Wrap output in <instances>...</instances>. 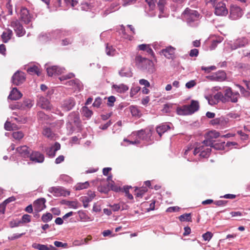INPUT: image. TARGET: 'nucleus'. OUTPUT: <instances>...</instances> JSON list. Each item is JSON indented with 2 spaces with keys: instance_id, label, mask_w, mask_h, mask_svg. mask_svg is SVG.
<instances>
[{
  "instance_id": "f257e3e1",
  "label": "nucleus",
  "mask_w": 250,
  "mask_h": 250,
  "mask_svg": "<svg viewBox=\"0 0 250 250\" xmlns=\"http://www.w3.org/2000/svg\"><path fill=\"white\" fill-rule=\"evenodd\" d=\"M135 62L136 65L140 69L146 70L150 73H152L155 71L153 62L149 59L143 58L140 55H137L135 57Z\"/></svg>"
},
{
  "instance_id": "f03ea898",
  "label": "nucleus",
  "mask_w": 250,
  "mask_h": 250,
  "mask_svg": "<svg viewBox=\"0 0 250 250\" xmlns=\"http://www.w3.org/2000/svg\"><path fill=\"white\" fill-rule=\"evenodd\" d=\"M199 108V103L196 101L192 100L189 105H184L182 107H177L176 112L179 115H190L197 111Z\"/></svg>"
},
{
  "instance_id": "7ed1b4c3",
  "label": "nucleus",
  "mask_w": 250,
  "mask_h": 250,
  "mask_svg": "<svg viewBox=\"0 0 250 250\" xmlns=\"http://www.w3.org/2000/svg\"><path fill=\"white\" fill-rule=\"evenodd\" d=\"M240 94L238 92H233L231 88L228 87L224 90V103L230 102L236 103L238 102Z\"/></svg>"
},
{
  "instance_id": "20e7f679",
  "label": "nucleus",
  "mask_w": 250,
  "mask_h": 250,
  "mask_svg": "<svg viewBox=\"0 0 250 250\" xmlns=\"http://www.w3.org/2000/svg\"><path fill=\"white\" fill-rule=\"evenodd\" d=\"M183 16L186 20L187 22L191 25L192 22L198 20L200 15L197 11L187 8L184 11Z\"/></svg>"
},
{
  "instance_id": "39448f33",
  "label": "nucleus",
  "mask_w": 250,
  "mask_h": 250,
  "mask_svg": "<svg viewBox=\"0 0 250 250\" xmlns=\"http://www.w3.org/2000/svg\"><path fill=\"white\" fill-rule=\"evenodd\" d=\"M132 136H136L139 140L149 141L152 136V130L150 129L146 128L142 129L137 132H134L132 133Z\"/></svg>"
},
{
  "instance_id": "423d86ee",
  "label": "nucleus",
  "mask_w": 250,
  "mask_h": 250,
  "mask_svg": "<svg viewBox=\"0 0 250 250\" xmlns=\"http://www.w3.org/2000/svg\"><path fill=\"white\" fill-rule=\"evenodd\" d=\"M220 136V133L216 130H211L207 133L205 136L206 140L203 141V144L206 146L213 147V139Z\"/></svg>"
},
{
  "instance_id": "0eeeda50",
  "label": "nucleus",
  "mask_w": 250,
  "mask_h": 250,
  "mask_svg": "<svg viewBox=\"0 0 250 250\" xmlns=\"http://www.w3.org/2000/svg\"><path fill=\"white\" fill-rule=\"evenodd\" d=\"M11 26L14 28L17 36L22 37L25 34V29L18 20H16L12 21Z\"/></svg>"
},
{
  "instance_id": "6e6552de",
  "label": "nucleus",
  "mask_w": 250,
  "mask_h": 250,
  "mask_svg": "<svg viewBox=\"0 0 250 250\" xmlns=\"http://www.w3.org/2000/svg\"><path fill=\"white\" fill-rule=\"evenodd\" d=\"M25 80V76L23 72L17 71L12 77V82L16 85L22 84Z\"/></svg>"
},
{
  "instance_id": "1a4fd4ad",
  "label": "nucleus",
  "mask_w": 250,
  "mask_h": 250,
  "mask_svg": "<svg viewBox=\"0 0 250 250\" xmlns=\"http://www.w3.org/2000/svg\"><path fill=\"white\" fill-rule=\"evenodd\" d=\"M210 123L214 126H219L220 128L225 127L228 123V119L224 117H220L211 120Z\"/></svg>"
},
{
  "instance_id": "9d476101",
  "label": "nucleus",
  "mask_w": 250,
  "mask_h": 250,
  "mask_svg": "<svg viewBox=\"0 0 250 250\" xmlns=\"http://www.w3.org/2000/svg\"><path fill=\"white\" fill-rule=\"evenodd\" d=\"M228 13L225 3L219 2L215 6V14L218 16H226Z\"/></svg>"
},
{
  "instance_id": "9b49d317",
  "label": "nucleus",
  "mask_w": 250,
  "mask_h": 250,
  "mask_svg": "<svg viewBox=\"0 0 250 250\" xmlns=\"http://www.w3.org/2000/svg\"><path fill=\"white\" fill-rule=\"evenodd\" d=\"M175 48L171 46L167 47L161 50V53L166 58L168 59H173L174 57Z\"/></svg>"
},
{
  "instance_id": "f8f14e48",
  "label": "nucleus",
  "mask_w": 250,
  "mask_h": 250,
  "mask_svg": "<svg viewBox=\"0 0 250 250\" xmlns=\"http://www.w3.org/2000/svg\"><path fill=\"white\" fill-rule=\"evenodd\" d=\"M75 104L74 100L72 98H69L64 100L62 104V108L64 111H69L72 109Z\"/></svg>"
},
{
  "instance_id": "ddd939ff",
  "label": "nucleus",
  "mask_w": 250,
  "mask_h": 250,
  "mask_svg": "<svg viewBox=\"0 0 250 250\" xmlns=\"http://www.w3.org/2000/svg\"><path fill=\"white\" fill-rule=\"evenodd\" d=\"M60 148V144L58 143H55L54 146L47 148L45 151L47 155L49 157L53 158L55 156L56 151L59 150Z\"/></svg>"
},
{
  "instance_id": "4468645a",
  "label": "nucleus",
  "mask_w": 250,
  "mask_h": 250,
  "mask_svg": "<svg viewBox=\"0 0 250 250\" xmlns=\"http://www.w3.org/2000/svg\"><path fill=\"white\" fill-rule=\"evenodd\" d=\"M64 69L57 66H53L47 68V72L49 76H52L53 75H59L63 72Z\"/></svg>"
},
{
  "instance_id": "2eb2a0df",
  "label": "nucleus",
  "mask_w": 250,
  "mask_h": 250,
  "mask_svg": "<svg viewBox=\"0 0 250 250\" xmlns=\"http://www.w3.org/2000/svg\"><path fill=\"white\" fill-rule=\"evenodd\" d=\"M38 104L41 108L49 110L51 108V105L47 99L44 97H40L39 98Z\"/></svg>"
},
{
  "instance_id": "dca6fc26",
  "label": "nucleus",
  "mask_w": 250,
  "mask_h": 250,
  "mask_svg": "<svg viewBox=\"0 0 250 250\" xmlns=\"http://www.w3.org/2000/svg\"><path fill=\"white\" fill-rule=\"evenodd\" d=\"M29 157L31 161L36 163H42L44 159L43 155L38 151L32 152Z\"/></svg>"
},
{
  "instance_id": "f3484780",
  "label": "nucleus",
  "mask_w": 250,
  "mask_h": 250,
  "mask_svg": "<svg viewBox=\"0 0 250 250\" xmlns=\"http://www.w3.org/2000/svg\"><path fill=\"white\" fill-rule=\"evenodd\" d=\"M21 20L26 24L29 23L31 20L28 10L25 7H22L21 10Z\"/></svg>"
},
{
  "instance_id": "a211bd4d",
  "label": "nucleus",
  "mask_w": 250,
  "mask_h": 250,
  "mask_svg": "<svg viewBox=\"0 0 250 250\" xmlns=\"http://www.w3.org/2000/svg\"><path fill=\"white\" fill-rule=\"evenodd\" d=\"M48 191L56 197L65 196L66 193V191L61 187H51Z\"/></svg>"
},
{
  "instance_id": "6ab92c4d",
  "label": "nucleus",
  "mask_w": 250,
  "mask_h": 250,
  "mask_svg": "<svg viewBox=\"0 0 250 250\" xmlns=\"http://www.w3.org/2000/svg\"><path fill=\"white\" fill-rule=\"evenodd\" d=\"M45 201L44 198H41L37 200L34 203L35 209L37 211H40L43 210L45 207Z\"/></svg>"
},
{
  "instance_id": "aec40b11",
  "label": "nucleus",
  "mask_w": 250,
  "mask_h": 250,
  "mask_svg": "<svg viewBox=\"0 0 250 250\" xmlns=\"http://www.w3.org/2000/svg\"><path fill=\"white\" fill-rule=\"evenodd\" d=\"M16 150L23 157L26 158L29 156L30 151L26 146L18 147Z\"/></svg>"
},
{
  "instance_id": "412c9836",
  "label": "nucleus",
  "mask_w": 250,
  "mask_h": 250,
  "mask_svg": "<svg viewBox=\"0 0 250 250\" xmlns=\"http://www.w3.org/2000/svg\"><path fill=\"white\" fill-rule=\"evenodd\" d=\"M22 94L17 88H13L8 96V98L12 100H18L22 97Z\"/></svg>"
},
{
  "instance_id": "4be33fe9",
  "label": "nucleus",
  "mask_w": 250,
  "mask_h": 250,
  "mask_svg": "<svg viewBox=\"0 0 250 250\" xmlns=\"http://www.w3.org/2000/svg\"><path fill=\"white\" fill-rule=\"evenodd\" d=\"M12 35L13 32L11 30L5 29L1 36L2 41L5 43L7 42L11 39Z\"/></svg>"
},
{
  "instance_id": "5701e85b",
  "label": "nucleus",
  "mask_w": 250,
  "mask_h": 250,
  "mask_svg": "<svg viewBox=\"0 0 250 250\" xmlns=\"http://www.w3.org/2000/svg\"><path fill=\"white\" fill-rule=\"evenodd\" d=\"M170 129V126L167 124H162L156 128V131L161 137L167 130Z\"/></svg>"
},
{
  "instance_id": "b1692460",
  "label": "nucleus",
  "mask_w": 250,
  "mask_h": 250,
  "mask_svg": "<svg viewBox=\"0 0 250 250\" xmlns=\"http://www.w3.org/2000/svg\"><path fill=\"white\" fill-rule=\"evenodd\" d=\"M67 83L69 85L73 86L75 89L80 90L82 87V83L78 79L69 81Z\"/></svg>"
},
{
  "instance_id": "393cba45",
  "label": "nucleus",
  "mask_w": 250,
  "mask_h": 250,
  "mask_svg": "<svg viewBox=\"0 0 250 250\" xmlns=\"http://www.w3.org/2000/svg\"><path fill=\"white\" fill-rule=\"evenodd\" d=\"M119 73L121 77H131L132 76V73L130 68L123 67Z\"/></svg>"
},
{
  "instance_id": "a878e982",
  "label": "nucleus",
  "mask_w": 250,
  "mask_h": 250,
  "mask_svg": "<svg viewBox=\"0 0 250 250\" xmlns=\"http://www.w3.org/2000/svg\"><path fill=\"white\" fill-rule=\"evenodd\" d=\"M112 87L117 92L119 93H124L128 89V87L123 83L119 85L114 84Z\"/></svg>"
},
{
  "instance_id": "bb28decb",
  "label": "nucleus",
  "mask_w": 250,
  "mask_h": 250,
  "mask_svg": "<svg viewBox=\"0 0 250 250\" xmlns=\"http://www.w3.org/2000/svg\"><path fill=\"white\" fill-rule=\"evenodd\" d=\"M139 48L140 50L146 51L147 53L154 57V53L152 49L151 48L150 45L142 44L139 45Z\"/></svg>"
},
{
  "instance_id": "cd10ccee",
  "label": "nucleus",
  "mask_w": 250,
  "mask_h": 250,
  "mask_svg": "<svg viewBox=\"0 0 250 250\" xmlns=\"http://www.w3.org/2000/svg\"><path fill=\"white\" fill-rule=\"evenodd\" d=\"M78 214L80 217V220L82 221H90L93 220L89 216H88L86 212L83 210H79L78 211Z\"/></svg>"
},
{
  "instance_id": "c85d7f7f",
  "label": "nucleus",
  "mask_w": 250,
  "mask_h": 250,
  "mask_svg": "<svg viewBox=\"0 0 250 250\" xmlns=\"http://www.w3.org/2000/svg\"><path fill=\"white\" fill-rule=\"evenodd\" d=\"M42 134L49 139H53L55 134L51 131L49 128H44L42 131Z\"/></svg>"
},
{
  "instance_id": "c756f323",
  "label": "nucleus",
  "mask_w": 250,
  "mask_h": 250,
  "mask_svg": "<svg viewBox=\"0 0 250 250\" xmlns=\"http://www.w3.org/2000/svg\"><path fill=\"white\" fill-rule=\"evenodd\" d=\"M216 81L222 82L226 78V73L224 71H218L215 73Z\"/></svg>"
},
{
  "instance_id": "7c9ffc66",
  "label": "nucleus",
  "mask_w": 250,
  "mask_h": 250,
  "mask_svg": "<svg viewBox=\"0 0 250 250\" xmlns=\"http://www.w3.org/2000/svg\"><path fill=\"white\" fill-rule=\"evenodd\" d=\"M248 43V40L245 38H242L237 40L235 42L236 47H243Z\"/></svg>"
},
{
  "instance_id": "2f4dec72",
  "label": "nucleus",
  "mask_w": 250,
  "mask_h": 250,
  "mask_svg": "<svg viewBox=\"0 0 250 250\" xmlns=\"http://www.w3.org/2000/svg\"><path fill=\"white\" fill-rule=\"evenodd\" d=\"M27 71L30 74H35L38 76H40L41 74L39 68L38 66L35 65L28 67L27 69Z\"/></svg>"
},
{
  "instance_id": "473e14b6",
  "label": "nucleus",
  "mask_w": 250,
  "mask_h": 250,
  "mask_svg": "<svg viewBox=\"0 0 250 250\" xmlns=\"http://www.w3.org/2000/svg\"><path fill=\"white\" fill-rule=\"evenodd\" d=\"M80 200L83 203V206L84 208H87L89 206L88 203L93 200L91 198L86 195L81 197Z\"/></svg>"
},
{
  "instance_id": "72a5a7b5",
  "label": "nucleus",
  "mask_w": 250,
  "mask_h": 250,
  "mask_svg": "<svg viewBox=\"0 0 250 250\" xmlns=\"http://www.w3.org/2000/svg\"><path fill=\"white\" fill-rule=\"evenodd\" d=\"M130 110L131 113L133 116H136L140 117L141 115V113L139 109L137 108V107L135 106H130Z\"/></svg>"
},
{
  "instance_id": "f704fd0d",
  "label": "nucleus",
  "mask_w": 250,
  "mask_h": 250,
  "mask_svg": "<svg viewBox=\"0 0 250 250\" xmlns=\"http://www.w3.org/2000/svg\"><path fill=\"white\" fill-rule=\"evenodd\" d=\"M89 186L88 182L77 184L75 188L76 190H79L87 188Z\"/></svg>"
},
{
  "instance_id": "c9c22d12",
  "label": "nucleus",
  "mask_w": 250,
  "mask_h": 250,
  "mask_svg": "<svg viewBox=\"0 0 250 250\" xmlns=\"http://www.w3.org/2000/svg\"><path fill=\"white\" fill-rule=\"evenodd\" d=\"M179 220L182 222L184 221H191V214L190 213H185L180 215L179 217Z\"/></svg>"
},
{
  "instance_id": "e433bc0d",
  "label": "nucleus",
  "mask_w": 250,
  "mask_h": 250,
  "mask_svg": "<svg viewBox=\"0 0 250 250\" xmlns=\"http://www.w3.org/2000/svg\"><path fill=\"white\" fill-rule=\"evenodd\" d=\"M236 86L238 87L240 91V92L241 94L246 97H248L250 96V93L249 91L246 90L244 87H243L242 86L240 85V84H236Z\"/></svg>"
},
{
  "instance_id": "4c0bfd02",
  "label": "nucleus",
  "mask_w": 250,
  "mask_h": 250,
  "mask_svg": "<svg viewBox=\"0 0 250 250\" xmlns=\"http://www.w3.org/2000/svg\"><path fill=\"white\" fill-rule=\"evenodd\" d=\"M147 189L146 188H141L140 189H136L135 190L136 195L138 197H142L144 194L147 192Z\"/></svg>"
},
{
  "instance_id": "58836bf2",
  "label": "nucleus",
  "mask_w": 250,
  "mask_h": 250,
  "mask_svg": "<svg viewBox=\"0 0 250 250\" xmlns=\"http://www.w3.org/2000/svg\"><path fill=\"white\" fill-rule=\"evenodd\" d=\"M210 151V148H205L204 147V148L200 151V156L203 158L207 157L209 155Z\"/></svg>"
},
{
  "instance_id": "ea45409f",
  "label": "nucleus",
  "mask_w": 250,
  "mask_h": 250,
  "mask_svg": "<svg viewBox=\"0 0 250 250\" xmlns=\"http://www.w3.org/2000/svg\"><path fill=\"white\" fill-rule=\"evenodd\" d=\"M53 218L52 215L50 213H46L42 216V220L43 222L46 223L52 220Z\"/></svg>"
},
{
  "instance_id": "a19ab883",
  "label": "nucleus",
  "mask_w": 250,
  "mask_h": 250,
  "mask_svg": "<svg viewBox=\"0 0 250 250\" xmlns=\"http://www.w3.org/2000/svg\"><path fill=\"white\" fill-rule=\"evenodd\" d=\"M12 136L15 139L20 140L23 137L24 134L21 131H16L13 133Z\"/></svg>"
},
{
  "instance_id": "79ce46f5",
  "label": "nucleus",
  "mask_w": 250,
  "mask_h": 250,
  "mask_svg": "<svg viewBox=\"0 0 250 250\" xmlns=\"http://www.w3.org/2000/svg\"><path fill=\"white\" fill-rule=\"evenodd\" d=\"M82 111L83 115L88 118H89L92 115V111L89 109L86 106H83L82 108Z\"/></svg>"
},
{
  "instance_id": "37998d69",
  "label": "nucleus",
  "mask_w": 250,
  "mask_h": 250,
  "mask_svg": "<svg viewBox=\"0 0 250 250\" xmlns=\"http://www.w3.org/2000/svg\"><path fill=\"white\" fill-rule=\"evenodd\" d=\"M22 105V108H24V109L25 108H30L33 106L32 101L29 99H27V100H24L23 102Z\"/></svg>"
},
{
  "instance_id": "c03bdc74",
  "label": "nucleus",
  "mask_w": 250,
  "mask_h": 250,
  "mask_svg": "<svg viewBox=\"0 0 250 250\" xmlns=\"http://www.w3.org/2000/svg\"><path fill=\"white\" fill-rule=\"evenodd\" d=\"M224 94H223L221 92H217L214 96V99L216 100L217 101V102H218V101H221L222 102L224 103Z\"/></svg>"
},
{
  "instance_id": "a18cd8bd",
  "label": "nucleus",
  "mask_w": 250,
  "mask_h": 250,
  "mask_svg": "<svg viewBox=\"0 0 250 250\" xmlns=\"http://www.w3.org/2000/svg\"><path fill=\"white\" fill-rule=\"evenodd\" d=\"M67 205L71 208H77L81 206V205L77 201L68 202Z\"/></svg>"
},
{
  "instance_id": "49530a36",
  "label": "nucleus",
  "mask_w": 250,
  "mask_h": 250,
  "mask_svg": "<svg viewBox=\"0 0 250 250\" xmlns=\"http://www.w3.org/2000/svg\"><path fill=\"white\" fill-rule=\"evenodd\" d=\"M166 0H159L158 2V6L161 12L163 13L166 4Z\"/></svg>"
},
{
  "instance_id": "de8ad7c7",
  "label": "nucleus",
  "mask_w": 250,
  "mask_h": 250,
  "mask_svg": "<svg viewBox=\"0 0 250 250\" xmlns=\"http://www.w3.org/2000/svg\"><path fill=\"white\" fill-rule=\"evenodd\" d=\"M21 223H29L31 221V216L28 214H24L21 218Z\"/></svg>"
},
{
  "instance_id": "09e8293b",
  "label": "nucleus",
  "mask_w": 250,
  "mask_h": 250,
  "mask_svg": "<svg viewBox=\"0 0 250 250\" xmlns=\"http://www.w3.org/2000/svg\"><path fill=\"white\" fill-rule=\"evenodd\" d=\"M121 30L122 31V33L123 34V35L124 36L123 37L125 39H127L130 41H131L132 40V36H129V35H126L125 34V26H124L123 25H121Z\"/></svg>"
},
{
  "instance_id": "8fccbe9b",
  "label": "nucleus",
  "mask_w": 250,
  "mask_h": 250,
  "mask_svg": "<svg viewBox=\"0 0 250 250\" xmlns=\"http://www.w3.org/2000/svg\"><path fill=\"white\" fill-rule=\"evenodd\" d=\"M213 236L211 232L208 231L203 234L202 237L205 241H209Z\"/></svg>"
},
{
  "instance_id": "3c124183",
  "label": "nucleus",
  "mask_w": 250,
  "mask_h": 250,
  "mask_svg": "<svg viewBox=\"0 0 250 250\" xmlns=\"http://www.w3.org/2000/svg\"><path fill=\"white\" fill-rule=\"evenodd\" d=\"M33 247L39 250H49L47 247L44 245L34 244Z\"/></svg>"
},
{
  "instance_id": "603ef678",
  "label": "nucleus",
  "mask_w": 250,
  "mask_h": 250,
  "mask_svg": "<svg viewBox=\"0 0 250 250\" xmlns=\"http://www.w3.org/2000/svg\"><path fill=\"white\" fill-rule=\"evenodd\" d=\"M157 1V0H146L151 10H153L155 8Z\"/></svg>"
},
{
  "instance_id": "864d4df0",
  "label": "nucleus",
  "mask_w": 250,
  "mask_h": 250,
  "mask_svg": "<svg viewBox=\"0 0 250 250\" xmlns=\"http://www.w3.org/2000/svg\"><path fill=\"white\" fill-rule=\"evenodd\" d=\"M14 125V124H11L10 122L6 121L4 124V128L8 131L14 130V127H13Z\"/></svg>"
},
{
  "instance_id": "5fc2aeb1",
  "label": "nucleus",
  "mask_w": 250,
  "mask_h": 250,
  "mask_svg": "<svg viewBox=\"0 0 250 250\" xmlns=\"http://www.w3.org/2000/svg\"><path fill=\"white\" fill-rule=\"evenodd\" d=\"M102 104V99L100 97H97L95 99L93 104V106L96 107H99Z\"/></svg>"
},
{
  "instance_id": "6e6d98bb",
  "label": "nucleus",
  "mask_w": 250,
  "mask_h": 250,
  "mask_svg": "<svg viewBox=\"0 0 250 250\" xmlns=\"http://www.w3.org/2000/svg\"><path fill=\"white\" fill-rule=\"evenodd\" d=\"M237 133L238 135H239L240 136L241 140H248V139L249 138L248 135H247L245 133L243 132L242 131L238 130V131H237Z\"/></svg>"
},
{
  "instance_id": "4d7b16f0",
  "label": "nucleus",
  "mask_w": 250,
  "mask_h": 250,
  "mask_svg": "<svg viewBox=\"0 0 250 250\" xmlns=\"http://www.w3.org/2000/svg\"><path fill=\"white\" fill-rule=\"evenodd\" d=\"M106 54L108 56H113L115 54V50L112 46H107L106 48Z\"/></svg>"
},
{
  "instance_id": "13d9d810",
  "label": "nucleus",
  "mask_w": 250,
  "mask_h": 250,
  "mask_svg": "<svg viewBox=\"0 0 250 250\" xmlns=\"http://www.w3.org/2000/svg\"><path fill=\"white\" fill-rule=\"evenodd\" d=\"M115 97L113 96H111L108 98L107 105L109 106H113L114 103L115 102Z\"/></svg>"
},
{
  "instance_id": "bf43d9fd",
  "label": "nucleus",
  "mask_w": 250,
  "mask_h": 250,
  "mask_svg": "<svg viewBox=\"0 0 250 250\" xmlns=\"http://www.w3.org/2000/svg\"><path fill=\"white\" fill-rule=\"evenodd\" d=\"M140 90V87L139 86H136L135 87H133L131 89L130 91V96L133 97L134 95H136Z\"/></svg>"
},
{
  "instance_id": "052dcab7",
  "label": "nucleus",
  "mask_w": 250,
  "mask_h": 250,
  "mask_svg": "<svg viewBox=\"0 0 250 250\" xmlns=\"http://www.w3.org/2000/svg\"><path fill=\"white\" fill-rule=\"evenodd\" d=\"M128 186L124 187V189L125 192V193L126 196L130 200H132L133 199V197L132 194H130L128 191Z\"/></svg>"
},
{
  "instance_id": "680f3d73",
  "label": "nucleus",
  "mask_w": 250,
  "mask_h": 250,
  "mask_svg": "<svg viewBox=\"0 0 250 250\" xmlns=\"http://www.w3.org/2000/svg\"><path fill=\"white\" fill-rule=\"evenodd\" d=\"M216 69V67L215 66H211L209 67H205V66H202L201 69L205 71L206 72H209L212 70H214Z\"/></svg>"
},
{
  "instance_id": "e2e57ef3",
  "label": "nucleus",
  "mask_w": 250,
  "mask_h": 250,
  "mask_svg": "<svg viewBox=\"0 0 250 250\" xmlns=\"http://www.w3.org/2000/svg\"><path fill=\"white\" fill-rule=\"evenodd\" d=\"M196 83L195 80H191L189 82H188L186 84V87L187 88H191L194 87L196 85Z\"/></svg>"
},
{
  "instance_id": "0e129e2a",
  "label": "nucleus",
  "mask_w": 250,
  "mask_h": 250,
  "mask_svg": "<svg viewBox=\"0 0 250 250\" xmlns=\"http://www.w3.org/2000/svg\"><path fill=\"white\" fill-rule=\"evenodd\" d=\"M139 83L141 85H145V87H149L150 86L149 82L145 79H141L139 80Z\"/></svg>"
},
{
  "instance_id": "69168bd1",
  "label": "nucleus",
  "mask_w": 250,
  "mask_h": 250,
  "mask_svg": "<svg viewBox=\"0 0 250 250\" xmlns=\"http://www.w3.org/2000/svg\"><path fill=\"white\" fill-rule=\"evenodd\" d=\"M123 1L122 5L126 6L128 5L134 3L137 0H122Z\"/></svg>"
},
{
  "instance_id": "338daca9",
  "label": "nucleus",
  "mask_w": 250,
  "mask_h": 250,
  "mask_svg": "<svg viewBox=\"0 0 250 250\" xmlns=\"http://www.w3.org/2000/svg\"><path fill=\"white\" fill-rule=\"evenodd\" d=\"M67 5H70L72 7H74L77 4V1L75 0H64Z\"/></svg>"
},
{
  "instance_id": "774afa93",
  "label": "nucleus",
  "mask_w": 250,
  "mask_h": 250,
  "mask_svg": "<svg viewBox=\"0 0 250 250\" xmlns=\"http://www.w3.org/2000/svg\"><path fill=\"white\" fill-rule=\"evenodd\" d=\"M199 51L197 49H191L189 53L190 57H197L198 55Z\"/></svg>"
}]
</instances>
